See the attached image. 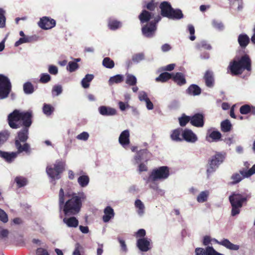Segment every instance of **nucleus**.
Instances as JSON below:
<instances>
[{"label": "nucleus", "mask_w": 255, "mask_h": 255, "mask_svg": "<svg viewBox=\"0 0 255 255\" xmlns=\"http://www.w3.org/2000/svg\"><path fill=\"white\" fill-rule=\"evenodd\" d=\"M86 198L83 192L65 194L64 189L60 188L58 193L59 207L60 210L62 209L66 217H65L63 220L68 227L76 228L78 226V220L74 216L80 212L82 203Z\"/></svg>", "instance_id": "1"}, {"label": "nucleus", "mask_w": 255, "mask_h": 255, "mask_svg": "<svg viewBox=\"0 0 255 255\" xmlns=\"http://www.w3.org/2000/svg\"><path fill=\"white\" fill-rule=\"evenodd\" d=\"M251 60L247 54L242 56L238 60L231 61L228 67V71L233 76L241 75L245 70L251 71Z\"/></svg>", "instance_id": "2"}, {"label": "nucleus", "mask_w": 255, "mask_h": 255, "mask_svg": "<svg viewBox=\"0 0 255 255\" xmlns=\"http://www.w3.org/2000/svg\"><path fill=\"white\" fill-rule=\"evenodd\" d=\"M251 196V193L246 192L239 193L234 192L231 194L229 199L232 206L231 214L233 216L240 213V209L244 205H247Z\"/></svg>", "instance_id": "3"}, {"label": "nucleus", "mask_w": 255, "mask_h": 255, "mask_svg": "<svg viewBox=\"0 0 255 255\" xmlns=\"http://www.w3.org/2000/svg\"><path fill=\"white\" fill-rule=\"evenodd\" d=\"M226 154L220 152H216L208 160L206 165V173L208 177L218 168L219 166L224 162Z\"/></svg>", "instance_id": "4"}, {"label": "nucleus", "mask_w": 255, "mask_h": 255, "mask_svg": "<svg viewBox=\"0 0 255 255\" xmlns=\"http://www.w3.org/2000/svg\"><path fill=\"white\" fill-rule=\"evenodd\" d=\"M65 163L61 160H57L54 164L53 167L48 165L46 167V171L48 175L52 179L60 178L59 174L62 173L65 169Z\"/></svg>", "instance_id": "5"}, {"label": "nucleus", "mask_w": 255, "mask_h": 255, "mask_svg": "<svg viewBox=\"0 0 255 255\" xmlns=\"http://www.w3.org/2000/svg\"><path fill=\"white\" fill-rule=\"evenodd\" d=\"M169 175V169L167 166H163L153 169L150 174L148 181H155L167 178Z\"/></svg>", "instance_id": "6"}, {"label": "nucleus", "mask_w": 255, "mask_h": 255, "mask_svg": "<svg viewBox=\"0 0 255 255\" xmlns=\"http://www.w3.org/2000/svg\"><path fill=\"white\" fill-rule=\"evenodd\" d=\"M11 88V84L8 78L3 74H0V99L8 97Z\"/></svg>", "instance_id": "7"}, {"label": "nucleus", "mask_w": 255, "mask_h": 255, "mask_svg": "<svg viewBox=\"0 0 255 255\" xmlns=\"http://www.w3.org/2000/svg\"><path fill=\"white\" fill-rule=\"evenodd\" d=\"M21 112L17 110H14L8 116V122L9 126L12 128H18L20 127L16 122L20 121Z\"/></svg>", "instance_id": "8"}, {"label": "nucleus", "mask_w": 255, "mask_h": 255, "mask_svg": "<svg viewBox=\"0 0 255 255\" xmlns=\"http://www.w3.org/2000/svg\"><path fill=\"white\" fill-rule=\"evenodd\" d=\"M56 25V21L48 16H43L38 22L39 26L43 29H49L54 27Z\"/></svg>", "instance_id": "9"}, {"label": "nucleus", "mask_w": 255, "mask_h": 255, "mask_svg": "<svg viewBox=\"0 0 255 255\" xmlns=\"http://www.w3.org/2000/svg\"><path fill=\"white\" fill-rule=\"evenodd\" d=\"M32 112L29 110L26 112H21L20 121L22 122L21 126L24 128H29L32 123Z\"/></svg>", "instance_id": "10"}, {"label": "nucleus", "mask_w": 255, "mask_h": 255, "mask_svg": "<svg viewBox=\"0 0 255 255\" xmlns=\"http://www.w3.org/2000/svg\"><path fill=\"white\" fill-rule=\"evenodd\" d=\"M151 241L146 238H140L137 240L136 246L140 251L147 252L151 249Z\"/></svg>", "instance_id": "11"}, {"label": "nucleus", "mask_w": 255, "mask_h": 255, "mask_svg": "<svg viewBox=\"0 0 255 255\" xmlns=\"http://www.w3.org/2000/svg\"><path fill=\"white\" fill-rule=\"evenodd\" d=\"M156 30V26H155L152 23H149L143 26L141 28L142 34L147 38L152 37Z\"/></svg>", "instance_id": "12"}, {"label": "nucleus", "mask_w": 255, "mask_h": 255, "mask_svg": "<svg viewBox=\"0 0 255 255\" xmlns=\"http://www.w3.org/2000/svg\"><path fill=\"white\" fill-rule=\"evenodd\" d=\"M190 124L196 127L201 128L204 125V117L202 114L197 113L190 117Z\"/></svg>", "instance_id": "13"}, {"label": "nucleus", "mask_w": 255, "mask_h": 255, "mask_svg": "<svg viewBox=\"0 0 255 255\" xmlns=\"http://www.w3.org/2000/svg\"><path fill=\"white\" fill-rule=\"evenodd\" d=\"M183 139L186 141L194 143L198 140V137L191 129L185 128L182 132Z\"/></svg>", "instance_id": "14"}, {"label": "nucleus", "mask_w": 255, "mask_h": 255, "mask_svg": "<svg viewBox=\"0 0 255 255\" xmlns=\"http://www.w3.org/2000/svg\"><path fill=\"white\" fill-rule=\"evenodd\" d=\"M159 8L162 16L168 18L169 16H171L173 8L169 2L167 1L162 2L159 5Z\"/></svg>", "instance_id": "15"}, {"label": "nucleus", "mask_w": 255, "mask_h": 255, "mask_svg": "<svg viewBox=\"0 0 255 255\" xmlns=\"http://www.w3.org/2000/svg\"><path fill=\"white\" fill-rule=\"evenodd\" d=\"M203 79L207 87L211 88L214 87L215 79L213 71L209 70H207L204 74Z\"/></svg>", "instance_id": "16"}, {"label": "nucleus", "mask_w": 255, "mask_h": 255, "mask_svg": "<svg viewBox=\"0 0 255 255\" xmlns=\"http://www.w3.org/2000/svg\"><path fill=\"white\" fill-rule=\"evenodd\" d=\"M15 146L17 149L16 152L17 154L24 152L25 153L29 154L31 152L30 145L29 143L25 142L21 144V142H19L17 140L14 142Z\"/></svg>", "instance_id": "17"}, {"label": "nucleus", "mask_w": 255, "mask_h": 255, "mask_svg": "<svg viewBox=\"0 0 255 255\" xmlns=\"http://www.w3.org/2000/svg\"><path fill=\"white\" fill-rule=\"evenodd\" d=\"M213 241L215 243L222 245L230 250L237 251L240 249L239 245L233 244L229 240L226 239H224L221 241H219L217 239H214Z\"/></svg>", "instance_id": "18"}, {"label": "nucleus", "mask_w": 255, "mask_h": 255, "mask_svg": "<svg viewBox=\"0 0 255 255\" xmlns=\"http://www.w3.org/2000/svg\"><path fill=\"white\" fill-rule=\"evenodd\" d=\"M29 128L23 127L17 132V136L15 138V141L19 142L25 143L28 138Z\"/></svg>", "instance_id": "19"}, {"label": "nucleus", "mask_w": 255, "mask_h": 255, "mask_svg": "<svg viewBox=\"0 0 255 255\" xmlns=\"http://www.w3.org/2000/svg\"><path fill=\"white\" fill-rule=\"evenodd\" d=\"M244 172H247L246 169L240 170L239 173H235L233 174L231 176V179L232 181L230 183V185H235L239 183L245 178H248V177L245 176Z\"/></svg>", "instance_id": "20"}, {"label": "nucleus", "mask_w": 255, "mask_h": 255, "mask_svg": "<svg viewBox=\"0 0 255 255\" xmlns=\"http://www.w3.org/2000/svg\"><path fill=\"white\" fill-rule=\"evenodd\" d=\"M153 14L145 9L142 10L138 15V18L141 24L147 23L152 18Z\"/></svg>", "instance_id": "21"}, {"label": "nucleus", "mask_w": 255, "mask_h": 255, "mask_svg": "<svg viewBox=\"0 0 255 255\" xmlns=\"http://www.w3.org/2000/svg\"><path fill=\"white\" fill-rule=\"evenodd\" d=\"M119 141L120 143L124 147L129 144V132L128 130L126 129L122 132L119 136Z\"/></svg>", "instance_id": "22"}, {"label": "nucleus", "mask_w": 255, "mask_h": 255, "mask_svg": "<svg viewBox=\"0 0 255 255\" xmlns=\"http://www.w3.org/2000/svg\"><path fill=\"white\" fill-rule=\"evenodd\" d=\"M173 81L179 86H182L186 83L184 74L181 72H177L175 74H173L172 78Z\"/></svg>", "instance_id": "23"}, {"label": "nucleus", "mask_w": 255, "mask_h": 255, "mask_svg": "<svg viewBox=\"0 0 255 255\" xmlns=\"http://www.w3.org/2000/svg\"><path fill=\"white\" fill-rule=\"evenodd\" d=\"M104 213L103 220L105 223L108 222L112 218H114L115 215L114 210L110 206L106 207L104 210Z\"/></svg>", "instance_id": "24"}, {"label": "nucleus", "mask_w": 255, "mask_h": 255, "mask_svg": "<svg viewBox=\"0 0 255 255\" xmlns=\"http://www.w3.org/2000/svg\"><path fill=\"white\" fill-rule=\"evenodd\" d=\"M0 157L3 158L6 162L10 163L17 157V153L15 152H8L0 150Z\"/></svg>", "instance_id": "25"}, {"label": "nucleus", "mask_w": 255, "mask_h": 255, "mask_svg": "<svg viewBox=\"0 0 255 255\" xmlns=\"http://www.w3.org/2000/svg\"><path fill=\"white\" fill-rule=\"evenodd\" d=\"M150 153L146 149H141L137 153L135 159L136 161H147L149 158Z\"/></svg>", "instance_id": "26"}, {"label": "nucleus", "mask_w": 255, "mask_h": 255, "mask_svg": "<svg viewBox=\"0 0 255 255\" xmlns=\"http://www.w3.org/2000/svg\"><path fill=\"white\" fill-rule=\"evenodd\" d=\"M99 111L100 114L106 116H114L117 113V111L115 109L104 106L100 107Z\"/></svg>", "instance_id": "27"}, {"label": "nucleus", "mask_w": 255, "mask_h": 255, "mask_svg": "<svg viewBox=\"0 0 255 255\" xmlns=\"http://www.w3.org/2000/svg\"><path fill=\"white\" fill-rule=\"evenodd\" d=\"M201 93V88L196 84H192L186 90V93L189 95L198 96Z\"/></svg>", "instance_id": "28"}, {"label": "nucleus", "mask_w": 255, "mask_h": 255, "mask_svg": "<svg viewBox=\"0 0 255 255\" xmlns=\"http://www.w3.org/2000/svg\"><path fill=\"white\" fill-rule=\"evenodd\" d=\"M250 41L249 37L246 34H241L239 35L238 41L240 46L245 48L248 45Z\"/></svg>", "instance_id": "29"}, {"label": "nucleus", "mask_w": 255, "mask_h": 255, "mask_svg": "<svg viewBox=\"0 0 255 255\" xmlns=\"http://www.w3.org/2000/svg\"><path fill=\"white\" fill-rule=\"evenodd\" d=\"M209 134L207 135L206 138L207 140L210 141L209 138H211L212 141H218L222 137L221 133L217 130H213L211 132L208 131Z\"/></svg>", "instance_id": "30"}, {"label": "nucleus", "mask_w": 255, "mask_h": 255, "mask_svg": "<svg viewBox=\"0 0 255 255\" xmlns=\"http://www.w3.org/2000/svg\"><path fill=\"white\" fill-rule=\"evenodd\" d=\"M183 130L182 128H178L173 130L170 135V137L172 140L176 141H181L183 138L180 137V135Z\"/></svg>", "instance_id": "31"}, {"label": "nucleus", "mask_w": 255, "mask_h": 255, "mask_svg": "<svg viewBox=\"0 0 255 255\" xmlns=\"http://www.w3.org/2000/svg\"><path fill=\"white\" fill-rule=\"evenodd\" d=\"M172 76L173 74H170L168 72H163L161 73L158 77L156 78L155 81L158 82H166L169 79H172Z\"/></svg>", "instance_id": "32"}, {"label": "nucleus", "mask_w": 255, "mask_h": 255, "mask_svg": "<svg viewBox=\"0 0 255 255\" xmlns=\"http://www.w3.org/2000/svg\"><path fill=\"white\" fill-rule=\"evenodd\" d=\"M232 125L229 120L222 121L221 123V129L224 132H229L231 130Z\"/></svg>", "instance_id": "33"}, {"label": "nucleus", "mask_w": 255, "mask_h": 255, "mask_svg": "<svg viewBox=\"0 0 255 255\" xmlns=\"http://www.w3.org/2000/svg\"><path fill=\"white\" fill-rule=\"evenodd\" d=\"M94 78V75L92 74H87L85 77L82 80L81 85L84 88H88L89 87L90 83Z\"/></svg>", "instance_id": "34"}, {"label": "nucleus", "mask_w": 255, "mask_h": 255, "mask_svg": "<svg viewBox=\"0 0 255 255\" xmlns=\"http://www.w3.org/2000/svg\"><path fill=\"white\" fill-rule=\"evenodd\" d=\"M183 17V14L182 13L181 10L180 9H175L173 8L171 13V16H169L168 18L180 19Z\"/></svg>", "instance_id": "35"}, {"label": "nucleus", "mask_w": 255, "mask_h": 255, "mask_svg": "<svg viewBox=\"0 0 255 255\" xmlns=\"http://www.w3.org/2000/svg\"><path fill=\"white\" fill-rule=\"evenodd\" d=\"M135 207L137 209V212L138 215H142L144 213L145 207L143 203L139 199H136L134 203Z\"/></svg>", "instance_id": "36"}, {"label": "nucleus", "mask_w": 255, "mask_h": 255, "mask_svg": "<svg viewBox=\"0 0 255 255\" xmlns=\"http://www.w3.org/2000/svg\"><path fill=\"white\" fill-rule=\"evenodd\" d=\"M23 91L26 94H31L34 91V88L30 82H25L23 86Z\"/></svg>", "instance_id": "37"}, {"label": "nucleus", "mask_w": 255, "mask_h": 255, "mask_svg": "<svg viewBox=\"0 0 255 255\" xmlns=\"http://www.w3.org/2000/svg\"><path fill=\"white\" fill-rule=\"evenodd\" d=\"M14 181L17 184L18 188H21L25 186L27 183V180L23 176H17L14 179Z\"/></svg>", "instance_id": "38"}, {"label": "nucleus", "mask_w": 255, "mask_h": 255, "mask_svg": "<svg viewBox=\"0 0 255 255\" xmlns=\"http://www.w3.org/2000/svg\"><path fill=\"white\" fill-rule=\"evenodd\" d=\"M122 25L120 21L115 19H110L108 21V27L111 30H116Z\"/></svg>", "instance_id": "39"}, {"label": "nucleus", "mask_w": 255, "mask_h": 255, "mask_svg": "<svg viewBox=\"0 0 255 255\" xmlns=\"http://www.w3.org/2000/svg\"><path fill=\"white\" fill-rule=\"evenodd\" d=\"M90 179L88 175L80 176L78 179V182L82 187H85L89 183Z\"/></svg>", "instance_id": "40"}, {"label": "nucleus", "mask_w": 255, "mask_h": 255, "mask_svg": "<svg viewBox=\"0 0 255 255\" xmlns=\"http://www.w3.org/2000/svg\"><path fill=\"white\" fill-rule=\"evenodd\" d=\"M124 81V76L122 75H116L114 76L111 77L109 79L110 84H113L114 83H120Z\"/></svg>", "instance_id": "41"}, {"label": "nucleus", "mask_w": 255, "mask_h": 255, "mask_svg": "<svg viewBox=\"0 0 255 255\" xmlns=\"http://www.w3.org/2000/svg\"><path fill=\"white\" fill-rule=\"evenodd\" d=\"M103 65L107 68L112 69L115 66V63L113 60L109 57H105L102 62Z\"/></svg>", "instance_id": "42"}, {"label": "nucleus", "mask_w": 255, "mask_h": 255, "mask_svg": "<svg viewBox=\"0 0 255 255\" xmlns=\"http://www.w3.org/2000/svg\"><path fill=\"white\" fill-rule=\"evenodd\" d=\"M190 117L183 114L181 117L178 118L179 123L181 127L185 126L188 123L190 122Z\"/></svg>", "instance_id": "43"}, {"label": "nucleus", "mask_w": 255, "mask_h": 255, "mask_svg": "<svg viewBox=\"0 0 255 255\" xmlns=\"http://www.w3.org/2000/svg\"><path fill=\"white\" fill-rule=\"evenodd\" d=\"M209 192L207 191L201 192L197 197V200L199 203H203L207 200Z\"/></svg>", "instance_id": "44"}, {"label": "nucleus", "mask_w": 255, "mask_h": 255, "mask_svg": "<svg viewBox=\"0 0 255 255\" xmlns=\"http://www.w3.org/2000/svg\"><path fill=\"white\" fill-rule=\"evenodd\" d=\"M126 83L129 86H134L137 83L136 77L131 74L127 75Z\"/></svg>", "instance_id": "45"}, {"label": "nucleus", "mask_w": 255, "mask_h": 255, "mask_svg": "<svg viewBox=\"0 0 255 255\" xmlns=\"http://www.w3.org/2000/svg\"><path fill=\"white\" fill-rule=\"evenodd\" d=\"M196 47L197 49L201 50L202 49L210 50L211 49V46L207 43L205 41H201L196 44Z\"/></svg>", "instance_id": "46"}, {"label": "nucleus", "mask_w": 255, "mask_h": 255, "mask_svg": "<svg viewBox=\"0 0 255 255\" xmlns=\"http://www.w3.org/2000/svg\"><path fill=\"white\" fill-rule=\"evenodd\" d=\"M54 111V108L50 105L44 104L43 107V113L47 115L50 116Z\"/></svg>", "instance_id": "47"}, {"label": "nucleus", "mask_w": 255, "mask_h": 255, "mask_svg": "<svg viewBox=\"0 0 255 255\" xmlns=\"http://www.w3.org/2000/svg\"><path fill=\"white\" fill-rule=\"evenodd\" d=\"M51 79V76L48 74L42 73L40 76L39 82L41 83L45 84L49 82Z\"/></svg>", "instance_id": "48"}, {"label": "nucleus", "mask_w": 255, "mask_h": 255, "mask_svg": "<svg viewBox=\"0 0 255 255\" xmlns=\"http://www.w3.org/2000/svg\"><path fill=\"white\" fill-rule=\"evenodd\" d=\"M9 136V134L7 131L3 130L0 132V145L3 144L6 141Z\"/></svg>", "instance_id": "49"}, {"label": "nucleus", "mask_w": 255, "mask_h": 255, "mask_svg": "<svg viewBox=\"0 0 255 255\" xmlns=\"http://www.w3.org/2000/svg\"><path fill=\"white\" fill-rule=\"evenodd\" d=\"M144 59V54L143 53L135 54L132 57V61L135 63H138Z\"/></svg>", "instance_id": "50"}, {"label": "nucleus", "mask_w": 255, "mask_h": 255, "mask_svg": "<svg viewBox=\"0 0 255 255\" xmlns=\"http://www.w3.org/2000/svg\"><path fill=\"white\" fill-rule=\"evenodd\" d=\"M5 11L0 8V28H3L5 26V17L4 16Z\"/></svg>", "instance_id": "51"}, {"label": "nucleus", "mask_w": 255, "mask_h": 255, "mask_svg": "<svg viewBox=\"0 0 255 255\" xmlns=\"http://www.w3.org/2000/svg\"><path fill=\"white\" fill-rule=\"evenodd\" d=\"M157 6V3L154 2V0H151L150 1L147 2L145 5L143 6V8H146L148 10L152 11H154Z\"/></svg>", "instance_id": "52"}, {"label": "nucleus", "mask_w": 255, "mask_h": 255, "mask_svg": "<svg viewBox=\"0 0 255 255\" xmlns=\"http://www.w3.org/2000/svg\"><path fill=\"white\" fill-rule=\"evenodd\" d=\"M79 67V65L76 62L71 61L69 62L67 66V69L70 72H73L77 70Z\"/></svg>", "instance_id": "53"}, {"label": "nucleus", "mask_w": 255, "mask_h": 255, "mask_svg": "<svg viewBox=\"0 0 255 255\" xmlns=\"http://www.w3.org/2000/svg\"><path fill=\"white\" fill-rule=\"evenodd\" d=\"M83 252V247L78 243L75 245V250L73 253V255H83L81 253Z\"/></svg>", "instance_id": "54"}, {"label": "nucleus", "mask_w": 255, "mask_h": 255, "mask_svg": "<svg viewBox=\"0 0 255 255\" xmlns=\"http://www.w3.org/2000/svg\"><path fill=\"white\" fill-rule=\"evenodd\" d=\"M240 112L241 114L243 115H246L250 113L251 106L246 104L241 106L240 108Z\"/></svg>", "instance_id": "55"}, {"label": "nucleus", "mask_w": 255, "mask_h": 255, "mask_svg": "<svg viewBox=\"0 0 255 255\" xmlns=\"http://www.w3.org/2000/svg\"><path fill=\"white\" fill-rule=\"evenodd\" d=\"M188 31L189 32V33L191 35L189 38L191 41H194L196 38V37L194 35V34H195L194 27L193 26V25H192L191 24H189L188 26Z\"/></svg>", "instance_id": "56"}, {"label": "nucleus", "mask_w": 255, "mask_h": 255, "mask_svg": "<svg viewBox=\"0 0 255 255\" xmlns=\"http://www.w3.org/2000/svg\"><path fill=\"white\" fill-rule=\"evenodd\" d=\"M207 255H224L217 252L212 247H207Z\"/></svg>", "instance_id": "57"}, {"label": "nucleus", "mask_w": 255, "mask_h": 255, "mask_svg": "<svg viewBox=\"0 0 255 255\" xmlns=\"http://www.w3.org/2000/svg\"><path fill=\"white\" fill-rule=\"evenodd\" d=\"M8 234L9 231L8 230L2 229L0 227V240L7 238Z\"/></svg>", "instance_id": "58"}, {"label": "nucleus", "mask_w": 255, "mask_h": 255, "mask_svg": "<svg viewBox=\"0 0 255 255\" xmlns=\"http://www.w3.org/2000/svg\"><path fill=\"white\" fill-rule=\"evenodd\" d=\"M0 220L3 223H6L8 221L7 214L1 209H0Z\"/></svg>", "instance_id": "59"}, {"label": "nucleus", "mask_w": 255, "mask_h": 255, "mask_svg": "<svg viewBox=\"0 0 255 255\" xmlns=\"http://www.w3.org/2000/svg\"><path fill=\"white\" fill-rule=\"evenodd\" d=\"M48 72L52 75H56L58 73V68L53 65H50L48 66Z\"/></svg>", "instance_id": "60"}, {"label": "nucleus", "mask_w": 255, "mask_h": 255, "mask_svg": "<svg viewBox=\"0 0 255 255\" xmlns=\"http://www.w3.org/2000/svg\"><path fill=\"white\" fill-rule=\"evenodd\" d=\"M62 92V88L61 85H55L52 89V93H55L56 95H60Z\"/></svg>", "instance_id": "61"}, {"label": "nucleus", "mask_w": 255, "mask_h": 255, "mask_svg": "<svg viewBox=\"0 0 255 255\" xmlns=\"http://www.w3.org/2000/svg\"><path fill=\"white\" fill-rule=\"evenodd\" d=\"M89 134L88 132L84 131L77 136V138L80 140H86L89 138Z\"/></svg>", "instance_id": "62"}, {"label": "nucleus", "mask_w": 255, "mask_h": 255, "mask_svg": "<svg viewBox=\"0 0 255 255\" xmlns=\"http://www.w3.org/2000/svg\"><path fill=\"white\" fill-rule=\"evenodd\" d=\"M196 255H207V248L206 250L203 248H197L195 249Z\"/></svg>", "instance_id": "63"}, {"label": "nucleus", "mask_w": 255, "mask_h": 255, "mask_svg": "<svg viewBox=\"0 0 255 255\" xmlns=\"http://www.w3.org/2000/svg\"><path fill=\"white\" fill-rule=\"evenodd\" d=\"M37 255H49L48 251L42 248H38L36 250Z\"/></svg>", "instance_id": "64"}]
</instances>
